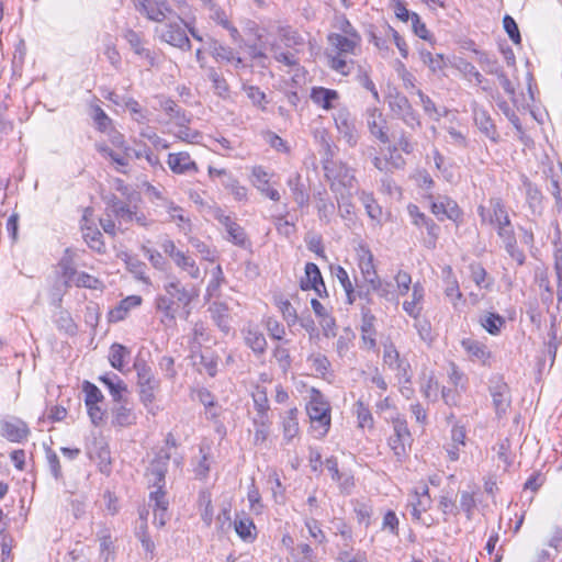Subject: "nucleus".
<instances>
[{
  "label": "nucleus",
  "instance_id": "f257e3e1",
  "mask_svg": "<svg viewBox=\"0 0 562 562\" xmlns=\"http://www.w3.org/2000/svg\"><path fill=\"white\" fill-rule=\"evenodd\" d=\"M165 294L155 299V308L160 314V323L165 326L176 324L177 312L180 307L190 313V306L200 296V285L195 283L183 284L173 278L164 285Z\"/></svg>",
  "mask_w": 562,
  "mask_h": 562
},
{
  "label": "nucleus",
  "instance_id": "f03ea898",
  "mask_svg": "<svg viewBox=\"0 0 562 562\" xmlns=\"http://www.w3.org/2000/svg\"><path fill=\"white\" fill-rule=\"evenodd\" d=\"M477 214L482 224L496 227L498 236L508 240L506 246L508 252L519 265H522L525 256L522 251L515 247L516 241L510 218L503 201L498 198L490 199V206L479 205Z\"/></svg>",
  "mask_w": 562,
  "mask_h": 562
},
{
  "label": "nucleus",
  "instance_id": "7ed1b4c3",
  "mask_svg": "<svg viewBox=\"0 0 562 562\" xmlns=\"http://www.w3.org/2000/svg\"><path fill=\"white\" fill-rule=\"evenodd\" d=\"M415 143L412 136L402 131L393 144H389L384 156H374L373 166L381 172L404 169L406 160L402 154L411 155L414 151Z\"/></svg>",
  "mask_w": 562,
  "mask_h": 562
},
{
  "label": "nucleus",
  "instance_id": "20e7f679",
  "mask_svg": "<svg viewBox=\"0 0 562 562\" xmlns=\"http://www.w3.org/2000/svg\"><path fill=\"white\" fill-rule=\"evenodd\" d=\"M305 409L312 427L317 431V437H325L331 425V407L319 390L315 387L310 390V400Z\"/></svg>",
  "mask_w": 562,
  "mask_h": 562
},
{
  "label": "nucleus",
  "instance_id": "39448f33",
  "mask_svg": "<svg viewBox=\"0 0 562 562\" xmlns=\"http://www.w3.org/2000/svg\"><path fill=\"white\" fill-rule=\"evenodd\" d=\"M160 248L172 260L175 266L191 280L199 281V283L203 281V272L195 259L188 251L179 249L172 239L165 238L161 240Z\"/></svg>",
  "mask_w": 562,
  "mask_h": 562
},
{
  "label": "nucleus",
  "instance_id": "423d86ee",
  "mask_svg": "<svg viewBox=\"0 0 562 562\" xmlns=\"http://www.w3.org/2000/svg\"><path fill=\"white\" fill-rule=\"evenodd\" d=\"M411 516L413 521L426 527L435 525V518L430 515L424 516L432 506V498L427 483L423 482L418 487L409 492Z\"/></svg>",
  "mask_w": 562,
  "mask_h": 562
},
{
  "label": "nucleus",
  "instance_id": "0eeeda50",
  "mask_svg": "<svg viewBox=\"0 0 562 562\" xmlns=\"http://www.w3.org/2000/svg\"><path fill=\"white\" fill-rule=\"evenodd\" d=\"M162 459V464L164 467H166L167 462L170 459V456L165 454ZM151 473L155 475L158 488L149 494V502L153 503L154 524L158 528H162L167 524V520L169 519L166 491L164 490L162 485H160V483H164L165 481L166 468L153 470Z\"/></svg>",
  "mask_w": 562,
  "mask_h": 562
},
{
  "label": "nucleus",
  "instance_id": "6e6552de",
  "mask_svg": "<svg viewBox=\"0 0 562 562\" xmlns=\"http://www.w3.org/2000/svg\"><path fill=\"white\" fill-rule=\"evenodd\" d=\"M98 151L111 161L114 168L125 173L132 157V148L125 142L122 134L114 135L111 139V146L99 144Z\"/></svg>",
  "mask_w": 562,
  "mask_h": 562
},
{
  "label": "nucleus",
  "instance_id": "1a4fd4ad",
  "mask_svg": "<svg viewBox=\"0 0 562 562\" xmlns=\"http://www.w3.org/2000/svg\"><path fill=\"white\" fill-rule=\"evenodd\" d=\"M392 425L393 434L387 438V446L396 460L403 462L412 448L413 437L405 418H393Z\"/></svg>",
  "mask_w": 562,
  "mask_h": 562
},
{
  "label": "nucleus",
  "instance_id": "9d476101",
  "mask_svg": "<svg viewBox=\"0 0 562 562\" xmlns=\"http://www.w3.org/2000/svg\"><path fill=\"white\" fill-rule=\"evenodd\" d=\"M273 172L269 171L262 165H255L250 168V183L252 187L265 198L280 202L281 194L276 187L277 182L273 181Z\"/></svg>",
  "mask_w": 562,
  "mask_h": 562
},
{
  "label": "nucleus",
  "instance_id": "9b49d317",
  "mask_svg": "<svg viewBox=\"0 0 562 562\" xmlns=\"http://www.w3.org/2000/svg\"><path fill=\"white\" fill-rule=\"evenodd\" d=\"M82 391L85 393V405L88 416L94 426L104 423L106 411L103 408L104 395L100 389L89 381H83Z\"/></svg>",
  "mask_w": 562,
  "mask_h": 562
},
{
  "label": "nucleus",
  "instance_id": "f8f14e48",
  "mask_svg": "<svg viewBox=\"0 0 562 562\" xmlns=\"http://www.w3.org/2000/svg\"><path fill=\"white\" fill-rule=\"evenodd\" d=\"M134 368L137 375L140 402L145 406H148L156 400V391L159 387V381L155 378L146 362L135 363Z\"/></svg>",
  "mask_w": 562,
  "mask_h": 562
},
{
  "label": "nucleus",
  "instance_id": "ddd939ff",
  "mask_svg": "<svg viewBox=\"0 0 562 562\" xmlns=\"http://www.w3.org/2000/svg\"><path fill=\"white\" fill-rule=\"evenodd\" d=\"M430 200V212L440 221L447 218L453 222L457 226L461 225L464 221V212L456 200L450 196H441L438 200H434L429 195Z\"/></svg>",
  "mask_w": 562,
  "mask_h": 562
},
{
  "label": "nucleus",
  "instance_id": "4468645a",
  "mask_svg": "<svg viewBox=\"0 0 562 562\" xmlns=\"http://www.w3.org/2000/svg\"><path fill=\"white\" fill-rule=\"evenodd\" d=\"M92 217L93 209L86 207L80 224L82 238L91 250L98 254H104L106 251L105 241L102 233L93 225Z\"/></svg>",
  "mask_w": 562,
  "mask_h": 562
},
{
  "label": "nucleus",
  "instance_id": "2eb2a0df",
  "mask_svg": "<svg viewBox=\"0 0 562 562\" xmlns=\"http://www.w3.org/2000/svg\"><path fill=\"white\" fill-rule=\"evenodd\" d=\"M188 24L177 15L168 22L160 32V40L179 48H190L191 43L187 35L186 29Z\"/></svg>",
  "mask_w": 562,
  "mask_h": 562
},
{
  "label": "nucleus",
  "instance_id": "dca6fc26",
  "mask_svg": "<svg viewBox=\"0 0 562 562\" xmlns=\"http://www.w3.org/2000/svg\"><path fill=\"white\" fill-rule=\"evenodd\" d=\"M136 9L148 20L162 22L172 15V9L167 0H136Z\"/></svg>",
  "mask_w": 562,
  "mask_h": 562
},
{
  "label": "nucleus",
  "instance_id": "f3484780",
  "mask_svg": "<svg viewBox=\"0 0 562 562\" xmlns=\"http://www.w3.org/2000/svg\"><path fill=\"white\" fill-rule=\"evenodd\" d=\"M299 415L300 412L296 406L289 408L280 415L279 428L284 443H291L295 438H299L301 434Z\"/></svg>",
  "mask_w": 562,
  "mask_h": 562
},
{
  "label": "nucleus",
  "instance_id": "a211bd4d",
  "mask_svg": "<svg viewBox=\"0 0 562 562\" xmlns=\"http://www.w3.org/2000/svg\"><path fill=\"white\" fill-rule=\"evenodd\" d=\"M300 288L303 291L313 290L321 297L327 296V290L321 270L313 262L305 265L304 277L301 278Z\"/></svg>",
  "mask_w": 562,
  "mask_h": 562
},
{
  "label": "nucleus",
  "instance_id": "6ab92c4d",
  "mask_svg": "<svg viewBox=\"0 0 562 562\" xmlns=\"http://www.w3.org/2000/svg\"><path fill=\"white\" fill-rule=\"evenodd\" d=\"M367 126L370 134L379 142L390 143L387 122L380 109L371 108L367 111Z\"/></svg>",
  "mask_w": 562,
  "mask_h": 562
},
{
  "label": "nucleus",
  "instance_id": "aec40b11",
  "mask_svg": "<svg viewBox=\"0 0 562 562\" xmlns=\"http://www.w3.org/2000/svg\"><path fill=\"white\" fill-rule=\"evenodd\" d=\"M461 347L471 361L491 366L492 351L485 342L474 338H464L461 340Z\"/></svg>",
  "mask_w": 562,
  "mask_h": 562
},
{
  "label": "nucleus",
  "instance_id": "412c9836",
  "mask_svg": "<svg viewBox=\"0 0 562 562\" xmlns=\"http://www.w3.org/2000/svg\"><path fill=\"white\" fill-rule=\"evenodd\" d=\"M357 263L363 279L370 283H374L378 279L374 257L370 248L364 244H359L356 249Z\"/></svg>",
  "mask_w": 562,
  "mask_h": 562
},
{
  "label": "nucleus",
  "instance_id": "4be33fe9",
  "mask_svg": "<svg viewBox=\"0 0 562 562\" xmlns=\"http://www.w3.org/2000/svg\"><path fill=\"white\" fill-rule=\"evenodd\" d=\"M358 53H341L340 50H327V65L333 71L344 77H347L351 75V72L355 69L356 63L351 58V56H355Z\"/></svg>",
  "mask_w": 562,
  "mask_h": 562
},
{
  "label": "nucleus",
  "instance_id": "5701e85b",
  "mask_svg": "<svg viewBox=\"0 0 562 562\" xmlns=\"http://www.w3.org/2000/svg\"><path fill=\"white\" fill-rule=\"evenodd\" d=\"M425 288L420 282H415L412 286V294L403 301L404 312L415 321L419 319L424 312Z\"/></svg>",
  "mask_w": 562,
  "mask_h": 562
},
{
  "label": "nucleus",
  "instance_id": "b1692460",
  "mask_svg": "<svg viewBox=\"0 0 562 562\" xmlns=\"http://www.w3.org/2000/svg\"><path fill=\"white\" fill-rule=\"evenodd\" d=\"M169 169L176 175L196 173L198 164L188 151L170 153L167 157Z\"/></svg>",
  "mask_w": 562,
  "mask_h": 562
},
{
  "label": "nucleus",
  "instance_id": "393cba45",
  "mask_svg": "<svg viewBox=\"0 0 562 562\" xmlns=\"http://www.w3.org/2000/svg\"><path fill=\"white\" fill-rule=\"evenodd\" d=\"M310 98L312 102L324 111H330L340 99V94L335 89L315 86L311 88Z\"/></svg>",
  "mask_w": 562,
  "mask_h": 562
},
{
  "label": "nucleus",
  "instance_id": "a878e982",
  "mask_svg": "<svg viewBox=\"0 0 562 562\" xmlns=\"http://www.w3.org/2000/svg\"><path fill=\"white\" fill-rule=\"evenodd\" d=\"M327 43L329 50H340L341 53H360L362 37L361 35H338L328 34Z\"/></svg>",
  "mask_w": 562,
  "mask_h": 562
},
{
  "label": "nucleus",
  "instance_id": "bb28decb",
  "mask_svg": "<svg viewBox=\"0 0 562 562\" xmlns=\"http://www.w3.org/2000/svg\"><path fill=\"white\" fill-rule=\"evenodd\" d=\"M391 110L396 113L406 124L414 126L420 125L419 115L413 109L408 99L404 95H395L392 101H390Z\"/></svg>",
  "mask_w": 562,
  "mask_h": 562
},
{
  "label": "nucleus",
  "instance_id": "cd10ccee",
  "mask_svg": "<svg viewBox=\"0 0 562 562\" xmlns=\"http://www.w3.org/2000/svg\"><path fill=\"white\" fill-rule=\"evenodd\" d=\"M443 277V292L451 304L457 307L463 301V294L460 290L459 281L451 266H445L441 270Z\"/></svg>",
  "mask_w": 562,
  "mask_h": 562
},
{
  "label": "nucleus",
  "instance_id": "c85d7f7f",
  "mask_svg": "<svg viewBox=\"0 0 562 562\" xmlns=\"http://www.w3.org/2000/svg\"><path fill=\"white\" fill-rule=\"evenodd\" d=\"M303 44L304 40L297 30L291 25H281L277 29V42L271 44V49L279 50L281 45L293 48Z\"/></svg>",
  "mask_w": 562,
  "mask_h": 562
},
{
  "label": "nucleus",
  "instance_id": "c756f323",
  "mask_svg": "<svg viewBox=\"0 0 562 562\" xmlns=\"http://www.w3.org/2000/svg\"><path fill=\"white\" fill-rule=\"evenodd\" d=\"M143 297L140 295H128L121 300L119 304L108 313V319L111 323L124 321L132 308L140 306Z\"/></svg>",
  "mask_w": 562,
  "mask_h": 562
},
{
  "label": "nucleus",
  "instance_id": "7c9ffc66",
  "mask_svg": "<svg viewBox=\"0 0 562 562\" xmlns=\"http://www.w3.org/2000/svg\"><path fill=\"white\" fill-rule=\"evenodd\" d=\"M383 353L382 359L384 366H386L391 370L403 371L406 373L408 364L402 359L398 349L395 344L387 339L382 345Z\"/></svg>",
  "mask_w": 562,
  "mask_h": 562
},
{
  "label": "nucleus",
  "instance_id": "2f4dec72",
  "mask_svg": "<svg viewBox=\"0 0 562 562\" xmlns=\"http://www.w3.org/2000/svg\"><path fill=\"white\" fill-rule=\"evenodd\" d=\"M111 213L119 220L120 223L133 221L143 225L146 223V216L136 205L131 207L127 204L121 202H113L111 205Z\"/></svg>",
  "mask_w": 562,
  "mask_h": 562
},
{
  "label": "nucleus",
  "instance_id": "473e14b6",
  "mask_svg": "<svg viewBox=\"0 0 562 562\" xmlns=\"http://www.w3.org/2000/svg\"><path fill=\"white\" fill-rule=\"evenodd\" d=\"M2 436L12 442H22L30 436V429L22 419L12 418L2 426Z\"/></svg>",
  "mask_w": 562,
  "mask_h": 562
},
{
  "label": "nucleus",
  "instance_id": "72a5a7b5",
  "mask_svg": "<svg viewBox=\"0 0 562 562\" xmlns=\"http://www.w3.org/2000/svg\"><path fill=\"white\" fill-rule=\"evenodd\" d=\"M473 120L479 130L491 140L497 142L498 134L496 126L488 112L482 108L474 106Z\"/></svg>",
  "mask_w": 562,
  "mask_h": 562
},
{
  "label": "nucleus",
  "instance_id": "f704fd0d",
  "mask_svg": "<svg viewBox=\"0 0 562 562\" xmlns=\"http://www.w3.org/2000/svg\"><path fill=\"white\" fill-rule=\"evenodd\" d=\"M469 276L477 289L491 291L494 285V278L487 272L481 262L473 261L469 265Z\"/></svg>",
  "mask_w": 562,
  "mask_h": 562
},
{
  "label": "nucleus",
  "instance_id": "c9c22d12",
  "mask_svg": "<svg viewBox=\"0 0 562 562\" xmlns=\"http://www.w3.org/2000/svg\"><path fill=\"white\" fill-rule=\"evenodd\" d=\"M252 425L255 428L254 445H263L270 436L272 425L269 413H256V416L252 418Z\"/></svg>",
  "mask_w": 562,
  "mask_h": 562
},
{
  "label": "nucleus",
  "instance_id": "e433bc0d",
  "mask_svg": "<svg viewBox=\"0 0 562 562\" xmlns=\"http://www.w3.org/2000/svg\"><path fill=\"white\" fill-rule=\"evenodd\" d=\"M244 341L246 346L249 347L257 356H262L268 347V342L263 333L255 326H249L247 329H245Z\"/></svg>",
  "mask_w": 562,
  "mask_h": 562
},
{
  "label": "nucleus",
  "instance_id": "4c0bfd02",
  "mask_svg": "<svg viewBox=\"0 0 562 562\" xmlns=\"http://www.w3.org/2000/svg\"><path fill=\"white\" fill-rule=\"evenodd\" d=\"M325 176L331 182V189H334L337 183L350 188L356 180L351 170L345 164H339L336 169L325 167Z\"/></svg>",
  "mask_w": 562,
  "mask_h": 562
},
{
  "label": "nucleus",
  "instance_id": "58836bf2",
  "mask_svg": "<svg viewBox=\"0 0 562 562\" xmlns=\"http://www.w3.org/2000/svg\"><path fill=\"white\" fill-rule=\"evenodd\" d=\"M491 396L494 408L498 416H503L510 406V390L506 383L496 384L492 391Z\"/></svg>",
  "mask_w": 562,
  "mask_h": 562
},
{
  "label": "nucleus",
  "instance_id": "ea45409f",
  "mask_svg": "<svg viewBox=\"0 0 562 562\" xmlns=\"http://www.w3.org/2000/svg\"><path fill=\"white\" fill-rule=\"evenodd\" d=\"M234 529L237 536L245 542H254L257 538V527L249 516L236 517Z\"/></svg>",
  "mask_w": 562,
  "mask_h": 562
},
{
  "label": "nucleus",
  "instance_id": "a19ab883",
  "mask_svg": "<svg viewBox=\"0 0 562 562\" xmlns=\"http://www.w3.org/2000/svg\"><path fill=\"white\" fill-rule=\"evenodd\" d=\"M99 381L108 387L113 402L121 403L123 401V395L127 392V385L122 379L117 375L111 378L109 374H103L99 376Z\"/></svg>",
  "mask_w": 562,
  "mask_h": 562
},
{
  "label": "nucleus",
  "instance_id": "79ce46f5",
  "mask_svg": "<svg viewBox=\"0 0 562 562\" xmlns=\"http://www.w3.org/2000/svg\"><path fill=\"white\" fill-rule=\"evenodd\" d=\"M209 311L211 313L212 319L217 325V327L222 331L228 333L231 329V317L228 306L225 303L215 302L210 306Z\"/></svg>",
  "mask_w": 562,
  "mask_h": 562
},
{
  "label": "nucleus",
  "instance_id": "37998d69",
  "mask_svg": "<svg viewBox=\"0 0 562 562\" xmlns=\"http://www.w3.org/2000/svg\"><path fill=\"white\" fill-rule=\"evenodd\" d=\"M505 317L495 312H487L480 318V325L491 336H498L505 327Z\"/></svg>",
  "mask_w": 562,
  "mask_h": 562
},
{
  "label": "nucleus",
  "instance_id": "c03bdc74",
  "mask_svg": "<svg viewBox=\"0 0 562 562\" xmlns=\"http://www.w3.org/2000/svg\"><path fill=\"white\" fill-rule=\"evenodd\" d=\"M131 356V351L121 344H112L109 352V362L112 368L124 372L125 364Z\"/></svg>",
  "mask_w": 562,
  "mask_h": 562
},
{
  "label": "nucleus",
  "instance_id": "a18cd8bd",
  "mask_svg": "<svg viewBox=\"0 0 562 562\" xmlns=\"http://www.w3.org/2000/svg\"><path fill=\"white\" fill-rule=\"evenodd\" d=\"M225 283L223 268L217 263L211 271V278L205 289V297L207 300L218 296L222 285Z\"/></svg>",
  "mask_w": 562,
  "mask_h": 562
},
{
  "label": "nucleus",
  "instance_id": "49530a36",
  "mask_svg": "<svg viewBox=\"0 0 562 562\" xmlns=\"http://www.w3.org/2000/svg\"><path fill=\"white\" fill-rule=\"evenodd\" d=\"M288 344V340L277 342L271 352L272 359L283 372H288L292 364V357Z\"/></svg>",
  "mask_w": 562,
  "mask_h": 562
},
{
  "label": "nucleus",
  "instance_id": "de8ad7c7",
  "mask_svg": "<svg viewBox=\"0 0 562 562\" xmlns=\"http://www.w3.org/2000/svg\"><path fill=\"white\" fill-rule=\"evenodd\" d=\"M220 221L225 226L229 240L233 244L237 246H244L246 244L247 235L239 224L233 221L229 216H223Z\"/></svg>",
  "mask_w": 562,
  "mask_h": 562
},
{
  "label": "nucleus",
  "instance_id": "09e8293b",
  "mask_svg": "<svg viewBox=\"0 0 562 562\" xmlns=\"http://www.w3.org/2000/svg\"><path fill=\"white\" fill-rule=\"evenodd\" d=\"M355 415L357 418V426L359 429L372 430L374 428V418L368 405L362 401H357L355 404Z\"/></svg>",
  "mask_w": 562,
  "mask_h": 562
},
{
  "label": "nucleus",
  "instance_id": "8fccbe9b",
  "mask_svg": "<svg viewBox=\"0 0 562 562\" xmlns=\"http://www.w3.org/2000/svg\"><path fill=\"white\" fill-rule=\"evenodd\" d=\"M136 423V414L131 407L120 405L112 412V425L116 427H128Z\"/></svg>",
  "mask_w": 562,
  "mask_h": 562
},
{
  "label": "nucleus",
  "instance_id": "3c124183",
  "mask_svg": "<svg viewBox=\"0 0 562 562\" xmlns=\"http://www.w3.org/2000/svg\"><path fill=\"white\" fill-rule=\"evenodd\" d=\"M273 303L281 313L283 319L289 324H295L297 321L296 310L291 304L290 300L284 295H276Z\"/></svg>",
  "mask_w": 562,
  "mask_h": 562
},
{
  "label": "nucleus",
  "instance_id": "603ef678",
  "mask_svg": "<svg viewBox=\"0 0 562 562\" xmlns=\"http://www.w3.org/2000/svg\"><path fill=\"white\" fill-rule=\"evenodd\" d=\"M419 57L424 65L434 74L442 71L447 66L446 58L442 54H432L429 50L422 49L419 50Z\"/></svg>",
  "mask_w": 562,
  "mask_h": 562
},
{
  "label": "nucleus",
  "instance_id": "864d4df0",
  "mask_svg": "<svg viewBox=\"0 0 562 562\" xmlns=\"http://www.w3.org/2000/svg\"><path fill=\"white\" fill-rule=\"evenodd\" d=\"M199 510L201 519L203 520L204 525L206 527H210L213 522V504H212V496L209 492H202L199 495Z\"/></svg>",
  "mask_w": 562,
  "mask_h": 562
},
{
  "label": "nucleus",
  "instance_id": "5fc2aeb1",
  "mask_svg": "<svg viewBox=\"0 0 562 562\" xmlns=\"http://www.w3.org/2000/svg\"><path fill=\"white\" fill-rule=\"evenodd\" d=\"M167 212L169 215V220L171 222H175L180 229L188 232L191 231V220L189 216L186 215V212L181 206L170 203Z\"/></svg>",
  "mask_w": 562,
  "mask_h": 562
},
{
  "label": "nucleus",
  "instance_id": "6e6d98bb",
  "mask_svg": "<svg viewBox=\"0 0 562 562\" xmlns=\"http://www.w3.org/2000/svg\"><path fill=\"white\" fill-rule=\"evenodd\" d=\"M74 285L77 288H85L89 290L99 291H102L104 289V283L101 279L85 271H81L77 274V277L74 280Z\"/></svg>",
  "mask_w": 562,
  "mask_h": 562
},
{
  "label": "nucleus",
  "instance_id": "4d7b16f0",
  "mask_svg": "<svg viewBox=\"0 0 562 562\" xmlns=\"http://www.w3.org/2000/svg\"><path fill=\"white\" fill-rule=\"evenodd\" d=\"M335 276L338 279L339 283L341 284V286L346 293L347 303L352 304L356 300V293H355V288H353L352 281H351L347 270L344 267L338 266L335 270Z\"/></svg>",
  "mask_w": 562,
  "mask_h": 562
},
{
  "label": "nucleus",
  "instance_id": "13d9d810",
  "mask_svg": "<svg viewBox=\"0 0 562 562\" xmlns=\"http://www.w3.org/2000/svg\"><path fill=\"white\" fill-rule=\"evenodd\" d=\"M140 518L143 519V524L140 526V531L138 532V539L142 543V547L146 554L149 555L150 559L155 555V542L150 538L148 533V526H147V512L145 514H140Z\"/></svg>",
  "mask_w": 562,
  "mask_h": 562
},
{
  "label": "nucleus",
  "instance_id": "bf43d9fd",
  "mask_svg": "<svg viewBox=\"0 0 562 562\" xmlns=\"http://www.w3.org/2000/svg\"><path fill=\"white\" fill-rule=\"evenodd\" d=\"M256 413H269L270 402L267 387L257 385L251 394Z\"/></svg>",
  "mask_w": 562,
  "mask_h": 562
},
{
  "label": "nucleus",
  "instance_id": "052dcab7",
  "mask_svg": "<svg viewBox=\"0 0 562 562\" xmlns=\"http://www.w3.org/2000/svg\"><path fill=\"white\" fill-rule=\"evenodd\" d=\"M353 513L356 520L359 525H363L366 528L371 525L372 521V506L366 502L356 501L353 506Z\"/></svg>",
  "mask_w": 562,
  "mask_h": 562
},
{
  "label": "nucleus",
  "instance_id": "680f3d73",
  "mask_svg": "<svg viewBox=\"0 0 562 562\" xmlns=\"http://www.w3.org/2000/svg\"><path fill=\"white\" fill-rule=\"evenodd\" d=\"M100 558L103 562H110L114 559L115 546L110 532H105L99 538Z\"/></svg>",
  "mask_w": 562,
  "mask_h": 562
},
{
  "label": "nucleus",
  "instance_id": "e2e57ef3",
  "mask_svg": "<svg viewBox=\"0 0 562 562\" xmlns=\"http://www.w3.org/2000/svg\"><path fill=\"white\" fill-rule=\"evenodd\" d=\"M425 228L426 235L422 240L423 246L427 249H435L439 239L440 227L435 223L434 220H430L425 225Z\"/></svg>",
  "mask_w": 562,
  "mask_h": 562
},
{
  "label": "nucleus",
  "instance_id": "0e129e2a",
  "mask_svg": "<svg viewBox=\"0 0 562 562\" xmlns=\"http://www.w3.org/2000/svg\"><path fill=\"white\" fill-rule=\"evenodd\" d=\"M333 26L337 30V32H330L329 34H338L345 36L361 35L359 31L351 24V22L344 14L336 16Z\"/></svg>",
  "mask_w": 562,
  "mask_h": 562
},
{
  "label": "nucleus",
  "instance_id": "69168bd1",
  "mask_svg": "<svg viewBox=\"0 0 562 562\" xmlns=\"http://www.w3.org/2000/svg\"><path fill=\"white\" fill-rule=\"evenodd\" d=\"M334 122L338 131L350 134L353 130V121L350 113L346 109L339 110L334 116Z\"/></svg>",
  "mask_w": 562,
  "mask_h": 562
},
{
  "label": "nucleus",
  "instance_id": "338daca9",
  "mask_svg": "<svg viewBox=\"0 0 562 562\" xmlns=\"http://www.w3.org/2000/svg\"><path fill=\"white\" fill-rule=\"evenodd\" d=\"M413 33L424 41H431L432 34L428 30L425 22L422 21V18L418 13L413 12V18L411 19Z\"/></svg>",
  "mask_w": 562,
  "mask_h": 562
},
{
  "label": "nucleus",
  "instance_id": "774afa93",
  "mask_svg": "<svg viewBox=\"0 0 562 562\" xmlns=\"http://www.w3.org/2000/svg\"><path fill=\"white\" fill-rule=\"evenodd\" d=\"M231 181L225 186L228 192L234 196L237 201H247L248 200V188L239 182L238 179L229 177Z\"/></svg>",
  "mask_w": 562,
  "mask_h": 562
}]
</instances>
